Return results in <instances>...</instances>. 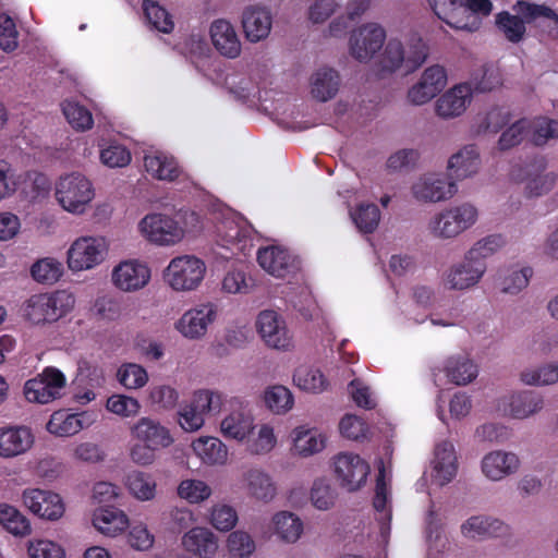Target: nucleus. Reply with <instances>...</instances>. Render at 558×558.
Listing matches in <instances>:
<instances>
[{
    "label": "nucleus",
    "mask_w": 558,
    "mask_h": 558,
    "mask_svg": "<svg viewBox=\"0 0 558 558\" xmlns=\"http://www.w3.org/2000/svg\"><path fill=\"white\" fill-rule=\"evenodd\" d=\"M128 541L132 548L145 551L154 546L155 536L144 522H133L129 531Z\"/></svg>",
    "instance_id": "63"
},
{
    "label": "nucleus",
    "mask_w": 558,
    "mask_h": 558,
    "mask_svg": "<svg viewBox=\"0 0 558 558\" xmlns=\"http://www.w3.org/2000/svg\"><path fill=\"white\" fill-rule=\"evenodd\" d=\"M507 526L498 519L486 515H473L461 526V532L469 538H486L502 535Z\"/></svg>",
    "instance_id": "31"
},
{
    "label": "nucleus",
    "mask_w": 558,
    "mask_h": 558,
    "mask_svg": "<svg viewBox=\"0 0 558 558\" xmlns=\"http://www.w3.org/2000/svg\"><path fill=\"white\" fill-rule=\"evenodd\" d=\"M371 468L359 454L340 452L333 458V473L340 486L349 492L360 489L367 480Z\"/></svg>",
    "instance_id": "10"
},
{
    "label": "nucleus",
    "mask_w": 558,
    "mask_h": 558,
    "mask_svg": "<svg viewBox=\"0 0 558 558\" xmlns=\"http://www.w3.org/2000/svg\"><path fill=\"white\" fill-rule=\"evenodd\" d=\"M546 168V160L543 156L534 157L525 168L513 167L510 175L514 181L522 182L527 180L525 186V194L527 197H538L550 192L558 179L554 172L545 174H536L532 178L533 173L542 172Z\"/></svg>",
    "instance_id": "11"
},
{
    "label": "nucleus",
    "mask_w": 558,
    "mask_h": 558,
    "mask_svg": "<svg viewBox=\"0 0 558 558\" xmlns=\"http://www.w3.org/2000/svg\"><path fill=\"white\" fill-rule=\"evenodd\" d=\"M244 236L231 208L211 195V242L230 248L241 242Z\"/></svg>",
    "instance_id": "7"
},
{
    "label": "nucleus",
    "mask_w": 558,
    "mask_h": 558,
    "mask_svg": "<svg viewBox=\"0 0 558 558\" xmlns=\"http://www.w3.org/2000/svg\"><path fill=\"white\" fill-rule=\"evenodd\" d=\"M62 112L68 123L77 132L90 130L94 124L92 112L74 100H65L62 104Z\"/></svg>",
    "instance_id": "43"
},
{
    "label": "nucleus",
    "mask_w": 558,
    "mask_h": 558,
    "mask_svg": "<svg viewBox=\"0 0 558 558\" xmlns=\"http://www.w3.org/2000/svg\"><path fill=\"white\" fill-rule=\"evenodd\" d=\"M521 380L526 385H551L558 381V362L533 371L521 373Z\"/></svg>",
    "instance_id": "59"
},
{
    "label": "nucleus",
    "mask_w": 558,
    "mask_h": 558,
    "mask_svg": "<svg viewBox=\"0 0 558 558\" xmlns=\"http://www.w3.org/2000/svg\"><path fill=\"white\" fill-rule=\"evenodd\" d=\"M385 29L375 23L365 24L355 29L350 37V52L360 62L372 59L383 47Z\"/></svg>",
    "instance_id": "14"
},
{
    "label": "nucleus",
    "mask_w": 558,
    "mask_h": 558,
    "mask_svg": "<svg viewBox=\"0 0 558 558\" xmlns=\"http://www.w3.org/2000/svg\"><path fill=\"white\" fill-rule=\"evenodd\" d=\"M145 171L159 181H175L182 174V168L177 159L165 151H147L143 158Z\"/></svg>",
    "instance_id": "21"
},
{
    "label": "nucleus",
    "mask_w": 558,
    "mask_h": 558,
    "mask_svg": "<svg viewBox=\"0 0 558 558\" xmlns=\"http://www.w3.org/2000/svg\"><path fill=\"white\" fill-rule=\"evenodd\" d=\"M182 545L187 551L206 558L209 547V531L206 527L191 529L182 537Z\"/></svg>",
    "instance_id": "57"
},
{
    "label": "nucleus",
    "mask_w": 558,
    "mask_h": 558,
    "mask_svg": "<svg viewBox=\"0 0 558 558\" xmlns=\"http://www.w3.org/2000/svg\"><path fill=\"white\" fill-rule=\"evenodd\" d=\"M530 141L535 146H544L550 140L558 138V120L539 117L532 123Z\"/></svg>",
    "instance_id": "54"
},
{
    "label": "nucleus",
    "mask_w": 558,
    "mask_h": 558,
    "mask_svg": "<svg viewBox=\"0 0 558 558\" xmlns=\"http://www.w3.org/2000/svg\"><path fill=\"white\" fill-rule=\"evenodd\" d=\"M412 193L417 201L437 203L452 197L457 185L440 174L429 173L413 184Z\"/></svg>",
    "instance_id": "18"
},
{
    "label": "nucleus",
    "mask_w": 558,
    "mask_h": 558,
    "mask_svg": "<svg viewBox=\"0 0 558 558\" xmlns=\"http://www.w3.org/2000/svg\"><path fill=\"white\" fill-rule=\"evenodd\" d=\"M256 327L268 347L289 350L292 345V337L286 327L284 320L277 312L271 310L260 312L256 320Z\"/></svg>",
    "instance_id": "16"
},
{
    "label": "nucleus",
    "mask_w": 558,
    "mask_h": 558,
    "mask_svg": "<svg viewBox=\"0 0 558 558\" xmlns=\"http://www.w3.org/2000/svg\"><path fill=\"white\" fill-rule=\"evenodd\" d=\"M496 24L511 43H519L525 34L524 22L509 12H500L496 17Z\"/></svg>",
    "instance_id": "58"
},
{
    "label": "nucleus",
    "mask_w": 558,
    "mask_h": 558,
    "mask_svg": "<svg viewBox=\"0 0 558 558\" xmlns=\"http://www.w3.org/2000/svg\"><path fill=\"white\" fill-rule=\"evenodd\" d=\"M519 458L512 452L493 451L482 461L483 473L493 481H499L519 469Z\"/></svg>",
    "instance_id": "26"
},
{
    "label": "nucleus",
    "mask_w": 558,
    "mask_h": 558,
    "mask_svg": "<svg viewBox=\"0 0 558 558\" xmlns=\"http://www.w3.org/2000/svg\"><path fill=\"white\" fill-rule=\"evenodd\" d=\"M264 402L271 412L286 413L293 405V396L288 388L277 385L265 391Z\"/></svg>",
    "instance_id": "51"
},
{
    "label": "nucleus",
    "mask_w": 558,
    "mask_h": 558,
    "mask_svg": "<svg viewBox=\"0 0 558 558\" xmlns=\"http://www.w3.org/2000/svg\"><path fill=\"white\" fill-rule=\"evenodd\" d=\"M35 445V434L26 425L0 427V457L14 459L27 453Z\"/></svg>",
    "instance_id": "17"
},
{
    "label": "nucleus",
    "mask_w": 558,
    "mask_h": 558,
    "mask_svg": "<svg viewBox=\"0 0 558 558\" xmlns=\"http://www.w3.org/2000/svg\"><path fill=\"white\" fill-rule=\"evenodd\" d=\"M211 45L228 58H235L241 52V43L238 35L228 21L217 20L211 23Z\"/></svg>",
    "instance_id": "27"
},
{
    "label": "nucleus",
    "mask_w": 558,
    "mask_h": 558,
    "mask_svg": "<svg viewBox=\"0 0 558 558\" xmlns=\"http://www.w3.org/2000/svg\"><path fill=\"white\" fill-rule=\"evenodd\" d=\"M248 493L260 500H270L276 494V487L268 474L259 470H250L246 473Z\"/></svg>",
    "instance_id": "45"
},
{
    "label": "nucleus",
    "mask_w": 558,
    "mask_h": 558,
    "mask_svg": "<svg viewBox=\"0 0 558 558\" xmlns=\"http://www.w3.org/2000/svg\"><path fill=\"white\" fill-rule=\"evenodd\" d=\"M201 226V218L195 211H180L168 215L160 211L146 214L137 222V232L147 243L159 247L180 244L189 233Z\"/></svg>",
    "instance_id": "1"
},
{
    "label": "nucleus",
    "mask_w": 558,
    "mask_h": 558,
    "mask_svg": "<svg viewBox=\"0 0 558 558\" xmlns=\"http://www.w3.org/2000/svg\"><path fill=\"white\" fill-rule=\"evenodd\" d=\"M32 277L40 283H54L63 274L62 264L56 258L46 257L37 260L31 268Z\"/></svg>",
    "instance_id": "48"
},
{
    "label": "nucleus",
    "mask_w": 558,
    "mask_h": 558,
    "mask_svg": "<svg viewBox=\"0 0 558 558\" xmlns=\"http://www.w3.org/2000/svg\"><path fill=\"white\" fill-rule=\"evenodd\" d=\"M66 384L65 376L54 367H47L24 385V396L28 402L46 404L61 397Z\"/></svg>",
    "instance_id": "8"
},
{
    "label": "nucleus",
    "mask_w": 558,
    "mask_h": 558,
    "mask_svg": "<svg viewBox=\"0 0 558 558\" xmlns=\"http://www.w3.org/2000/svg\"><path fill=\"white\" fill-rule=\"evenodd\" d=\"M0 524L14 535L24 536L31 532V524L26 517L7 504L0 505Z\"/></svg>",
    "instance_id": "46"
},
{
    "label": "nucleus",
    "mask_w": 558,
    "mask_h": 558,
    "mask_svg": "<svg viewBox=\"0 0 558 558\" xmlns=\"http://www.w3.org/2000/svg\"><path fill=\"white\" fill-rule=\"evenodd\" d=\"M70 454L73 461L86 464L101 463L107 457L105 449L93 441L74 444Z\"/></svg>",
    "instance_id": "50"
},
{
    "label": "nucleus",
    "mask_w": 558,
    "mask_h": 558,
    "mask_svg": "<svg viewBox=\"0 0 558 558\" xmlns=\"http://www.w3.org/2000/svg\"><path fill=\"white\" fill-rule=\"evenodd\" d=\"M94 527L106 536H117L129 525L126 514L114 507H101L93 513Z\"/></svg>",
    "instance_id": "28"
},
{
    "label": "nucleus",
    "mask_w": 558,
    "mask_h": 558,
    "mask_svg": "<svg viewBox=\"0 0 558 558\" xmlns=\"http://www.w3.org/2000/svg\"><path fill=\"white\" fill-rule=\"evenodd\" d=\"M93 312L98 320L113 322L121 316V305L113 296L104 295L95 301Z\"/></svg>",
    "instance_id": "64"
},
{
    "label": "nucleus",
    "mask_w": 558,
    "mask_h": 558,
    "mask_svg": "<svg viewBox=\"0 0 558 558\" xmlns=\"http://www.w3.org/2000/svg\"><path fill=\"white\" fill-rule=\"evenodd\" d=\"M293 435V450L301 457L312 456L325 448L326 437L317 430L300 426L294 429Z\"/></svg>",
    "instance_id": "36"
},
{
    "label": "nucleus",
    "mask_w": 558,
    "mask_h": 558,
    "mask_svg": "<svg viewBox=\"0 0 558 558\" xmlns=\"http://www.w3.org/2000/svg\"><path fill=\"white\" fill-rule=\"evenodd\" d=\"M257 262L266 272L282 279L295 275L301 268L298 256L279 245L258 248Z\"/></svg>",
    "instance_id": "13"
},
{
    "label": "nucleus",
    "mask_w": 558,
    "mask_h": 558,
    "mask_svg": "<svg viewBox=\"0 0 558 558\" xmlns=\"http://www.w3.org/2000/svg\"><path fill=\"white\" fill-rule=\"evenodd\" d=\"M143 10L147 22L157 31L168 34L173 29L174 23L171 15L157 2L145 0Z\"/></svg>",
    "instance_id": "52"
},
{
    "label": "nucleus",
    "mask_w": 558,
    "mask_h": 558,
    "mask_svg": "<svg viewBox=\"0 0 558 558\" xmlns=\"http://www.w3.org/2000/svg\"><path fill=\"white\" fill-rule=\"evenodd\" d=\"M208 326L209 307L205 304H199L185 311L173 324L174 330L189 340H199L204 338L207 333Z\"/></svg>",
    "instance_id": "20"
},
{
    "label": "nucleus",
    "mask_w": 558,
    "mask_h": 558,
    "mask_svg": "<svg viewBox=\"0 0 558 558\" xmlns=\"http://www.w3.org/2000/svg\"><path fill=\"white\" fill-rule=\"evenodd\" d=\"M254 420L250 411L241 408L230 413L221 422V432L226 437L243 440L254 429Z\"/></svg>",
    "instance_id": "34"
},
{
    "label": "nucleus",
    "mask_w": 558,
    "mask_h": 558,
    "mask_svg": "<svg viewBox=\"0 0 558 558\" xmlns=\"http://www.w3.org/2000/svg\"><path fill=\"white\" fill-rule=\"evenodd\" d=\"M27 553L31 558H65L64 549L50 539L29 541Z\"/></svg>",
    "instance_id": "62"
},
{
    "label": "nucleus",
    "mask_w": 558,
    "mask_h": 558,
    "mask_svg": "<svg viewBox=\"0 0 558 558\" xmlns=\"http://www.w3.org/2000/svg\"><path fill=\"white\" fill-rule=\"evenodd\" d=\"M228 549L232 558H246L254 551L255 544L250 534L234 531L228 537Z\"/></svg>",
    "instance_id": "60"
},
{
    "label": "nucleus",
    "mask_w": 558,
    "mask_h": 558,
    "mask_svg": "<svg viewBox=\"0 0 558 558\" xmlns=\"http://www.w3.org/2000/svg\"><path fill=\"white\" fill-rule=\"evenodd\" d=\"M109 252V242L102 235H83L75 239L66 252L71 271L92 270L102 264Z\"/></svg>",
    "instance_id": "6"
},
{
    "label": "nucleus",
    "mask_w": 558,
    "mask_h": 558,
    "mask_svg": "<svg viewBox=\"0 0 558 558\" xmlns=\"http://www.w3.org/2000/svg\"><path fill=\"white\" fill-rule=\"evenodd\" d=\"M272 17L266 8L251 5L243 11L242 27L245 37L251 43H258L268 37Z\"/></svg>",
    "instance_id": "22"
},
{
    "label": "nucleus",
    "mask_w": 558,
    "mask_h": 558,
    "mask_svg": "<svg viewBox=\"0 0 558 558\" xmlns=\"http://www.w3.org/2000/svg\"><path fill=\"white\" fill-rule=\"evenodd\" d=\"M178 399V391L170 385H156L148 390L147 400L157 410L173 409Z\"/></svg>",
    "instance_id": "56"
},
{
    "label": "nucleus",
    "mask_w": 558,
    "mask_h": 558,
    "mask_svg": "<svg viewBox=\"0 0 558 558\" xmlns=\"http://www.w3.org/2000/svg\"><path fill=\"white\" fill-rule=\"evenodd\" d=\"M101 162L110 168H122L131 162V153L123 145L112 143L100 150Z\"/></svg>",
    "instance_id": "61"
},
{
    "label": "nucleus",
    "mask_w": 558,
    "mask_h": 558,
    "mask_svg": "<svg viewBox=\"0 0 558 558\" xmlns=\"http://www.w3.org/2000/svg\"><path fill=\"white\" fill-rule=\"evenodd\" d=\"M449 380L458 386L471 383L477 376V366L466 357H450L445 365Z\"/></svg>",
    "instance_id": "38"
},
{
    "label": "nucleus",
    "mask_w": 558,
    "mask_h": 558,
    "mask_svg": "<svg viewBox=\"0 0 558 558\" xmlns=\"http://www.w3.org/2000/svg\"><path fill=\"white\" fill-rule=\"evenodd\" d=\"M458 10L460 12L459 17L465 26L461 25V27H457V29L475 32L481 25L477 15H489L493 10V3L490 0H461Z\"/></svg>",
    "instance_id": "33"
},
{
    "label": "nucleus",
    "mask_w": 558,
    "mask_h": 558,
    "mask_svg": "<svg viewBox=\"0 0 558 558\" xmlns=\"http://www.w3.org/2000/svg\"><path fill=\"white\" fill-rule=\"evenodd\" d=\"M93 423L94 420L87 412L70 413L66 410H58L50 415L46 429L56 437H71Z\"/></svg>",
    "instance_id": "19"
},
{
    "label": "nucleus",
    "mask_w": 558,
    "mask_h": 558,
    "mask_svg": "<svg viewBox=\"0 0 558 558\" xmlns=\"http://www.w3.org/2000/svg\"><path fill=\"white\" fill-rule=\"evenodd\" d=\"M151 271L147 263L129 258L117 264L111 271V283L122 292H136L150 281Z\"/></svg>",
    "instance_id": "12"
},
{
    "label": "nucleus",
    "mask_w": 558,
    "mask_h": 558,
    "mask_svg": "<svg viewBox=\"0 0 558 558\" xmlns=\"http://www.w3.org/2000/svg\"><path fill=\"white\" fill-rule=\"evenodd\" d=\"M106 408L122 418L135 417L141 411L140 401L131 396L117 393L108 398Z\"/></svg>",
    "instance_id": "53"
},
{
    "label": "nucleus",
    "mask_w": 558,
    "mask_h": 558,
    "mask_svg": "<svg viewBox=\"0 0 558 558\" xmlns=\"http://www.w3.org/2000/svg\"><path fill=\"white\" fill-rule=\"evenodd\" d=\"M117 380L128 390H140L147 385L149 376L141 364L125 362L117 371Z\"/></svg>",
    "instance_id": "40"
},
{
    "label": "nucleus",
    "mask_w": 558,
    "mask_h": 558,
    "mask_svg": "<svg viewBox=\"0 0 558 558\" xmlns=\"http://www.w3.org/2000/svg\"><path fill=\"white\" fill-rule=\"evenodd\" d=\"M486 270V264L481 258L477 260L468 259V254L464 260L452 267L448 275V282L451 289L464 290L475 286L483 277Z\"/></svg>",
    "instance_id": "25"
},
{
    "label": "nucleus",
    "mask_w": 558,
    "mask_h": 558,
    "mask_svg": "<svg viewBox=\"0 0 558 558\" xmlns=\"http://www.w3.org/2000/svg\"><path fill=\"white\" fill-rule=\"evenodd\" d=\"M134 438L156 449L167 448L173 442L168 428L150 417L140 418L131 428Z\"/></svg>",
    "instance_id": "23"
},
{
    "label": "nucleus",
    "mask_w": 558,
    "mask_h": 558,
    "mask_svg": "<svg viewBox=\"0 0 558 558\" xmlns=\"http://www.w3.org/2000/svg\"><path fill=\"white\" fill-rule=\"evenodd\" d=\"M427 56L428 47L420 37L411 38L407 51L400 40L390 39L380 60L381 70L391 73L402 69L404 74H410L425 62Z\"/></svg>",
    "instance_id": "5"
},
{
    "label": "nucleus",
    "mask_w": 558,
    "mask_h": 558,
    "mask_svg": "<svg viewBox=\"0 0 558 558\" xmlns=\"http://www.w3.org/2000/svg\"><path fill=\"white\" fill-rule=\"evenodd\" d=\"M434 470L441 485L451 482L456 476L458 465L452 444L442 441L436 446Z\"/></svg>",
    "instance_id": "32"
},
{
    "label": "nucleus",
    "mask_w": 558,
    "mask_h": 558,
    "mask_svg": "<svg viewBox=\"0 0 558 558\" xmlns=\"http://www.w3.org/2000/svg\"><path fill=\"white\" fill-rule=\"evenodd\" d=\"M351 217L356 228L365 233H373L380 221V210L376 204L362 203L356 206L354 211H351Z\"/></svg>",
    "instance_id": "44"
},
{
    "label": "nucleus",
    "mask_w": 558,
    "mask_h": 558,
    "mask_svg": "<svg viewBox=\"0 0 558 558\" xmlns=\"http://www.w3.org/2000/svg\"><path fill=\"white\" fill-rule=\"evenodd\" d=\"M125 484L130 493L141 501L153 500L156 496L157 483L147 473L133 471L128 474Z\"/></svg>",
    "instance_id": "41"
},
{
    "label": "nucleus",
    "mask_w": 558,
    "mask_h": 558,
    "mask_svg": "<svg viewBox=\"0 0 558 558\" xmlns=\"http://www.w3.org/2000/svg\"><path fill=\"white\" fill-rule=\"evenodd\" d=\"M499 71L492 66H484L472 75L469 84L473 93H488L501 85Z\"/></svg>",
    "instance_id": "55"
},
{
    "label": "nucleus",
    "mask_w": 558,
    "mask_h": 558,
    "mask_svg": "<svg viewBox=\"0 0 558 558\" xmlns=\"http://www.w3.org/2000/svg\"><path fill=\"white\" fill-rule=\"evenodd\" d=\"M477 219V209L470 204H462L437 215L429 223L434 235L439 238H453Z\"/></svg>",
    "instance_id": "9"
},
{
    "label": "nucleus",
    "mask_w": 558,
    "mask_h": 558,
    "mask_svg": "<svg viewBox=\"0 0 558 558\" xmlns=\"http://www.w3.org/2000/svg\"><path fill=\"white\" fill-rule=\"evenodd\" d=\"M272 521L278 536L288 543H295L303 532L301 519L292 512L281 511L275 514Z\"/></svg>",
    "instance_id": "42"
},
{
    "label": "nucleus",
    "mask_w": 558,
    "mask_h": 558,
    "mask_svg": "<svg viewBox=\"0 0 558 558\" xmlns=\"http://www.w3.org/2000/svg\"><path fill=\"white\" fill-rule=\"evenodd\" d=\"M480 154L475 145H466L448 161L449 175L457 180L469 178L477 172Z\"/></svg>",
    "instance_id": "30"
},
{
    "label": "nucleus",
    "mask_w": 558,
    "mask_h": 558,
    "mask_svg": "<svg viewBox=\"0 0 558 558\" xmlns=\"http://www.w3.org/2000/svg\"><path fill=\"white\" fill-rule=\"evenodd\" d=\"M341 78L332 68H319L311 77V94L318 101L332 99L340 87Z\"/></svg>",
    "instance_id": "29"
},
{
    "label": "nucleus",
    "mask_w": 558,
    "mask_h": 558,
    "mask_svg": "<svg viewBox=\"0 0 558 558\" xmlns=\"http://www.w3.org/2000/svg\"><path fill=\"white\" fill-rule=\"evenodd\" d=\"M509 407L512 417L526 418L543 408V399L534 391H522L511 397Z\"/></svg>",
    "instance_id": "39"
},
{
    "label": "nucleus",
    "mask_w": 558,
    "mask_h": 558,
    "mask_svg": "<svg viewBox=\"0 0 558 558\" xmlns=\"http://www.w3.org/2000/svg\"><path fill=\"white\" fill-rule=\"evenodd\" d=\"M510 121V111L505 107L495 106L475 118L473 130L476 134L497 133Z\"/></svg>",
    "instance_id": "37"
},
{
    "label": "nucleus",
    "mask_w": 558,
    "mask_h": 558,
    "mask_svg": "<svg viewBox=\"0 0 558 558\" xmlns=\"http://www.w3.org/2000/svg\"><path fill=\"white\" fill-rule=\"evenodd\" d=\"M22 502L32 513L43 519L58 520L64 513L61 497L51 490L26 488L22 493Z\"/></svg>",
    "instance_id": "15"
},
{
    "label": "nucleus",
    "mask_w": 558,
    "mask_h": 558,
    "mask_svg": "<svg viewBox=\"0 0 558 558\" xmlns=\"http://www.w3.org/2000/svg\"><path fill=\"white\" fill-rule=\"evenodd\" d=\"M427 2L434 14L450 27L457 29L461 25L465 26L459 17L458 8L461 0H427Z\"/></svg>",
    "instance_id": "47"
},
{
    "label": "nucleus",
    "mask_w": 558,
    "mask_h": 558,
    "mask_svg": "<svg viewBox=\"0 0 558 558\" xmlns=\"http://www.w3.org/2000/svg\"><path fill=\"white\" fill-rule=\"evenodd\" d=\"M209 408V391H201L194 402L179 413V424L186 432H195L203 426V411Z\"/></svg>",
    "instance_id": "35"
},
{
    "label": "nucleus",
    "mask_w": 558,
    "mask_h": 558,
    "mask_svg": "<svg viewBox=\"0 0 558 558\" xmlns=\"http://www.w3.org/2000/svg\"><path fill=\"white\" fill-rule=\"evenodd\" d=\"M296 386L305 391L322 392L327 387V379L324 374L316 368L300 367L293 376Z\"/></svg>",
    "instance_id": "49"
},
{
    "label": "nucleus",
    "mask_w": 558,
    "mask_h": 558,
    "mask_svg": "<svg viewBox=\"0 0 558 558\" xmlns=\"http://www.w3.org/2000/svg\"><path fill=\"white\" fill-rule=\"evenodd\" d=\"M75 305V298L72 293L60 290L53 293H38L31 295L24 301L21 313L22 317L34 326H46L56 323Z\"/></svg>",
    "instance_id": "2"
},
{
    "label": "nucleus",
    "mask_w": 558,
    "mask_h": 558,
    "mask_svg": "<svg viewBox=\"0 0 558 558\" xmlns=\"http://www.w3.org/2000/svg\"><path fill=\"white\" fill-rule=\"evenodd\" d=\"M54 196L65 211L83 215L95 197V189L85 174L73 171L58 178L54 184Z\"/></svg>",
    "instance_id": "3"
},
{
    "label": "nucleus",
    "mask_w": 558,
    "mask_h": 558,
    "mask_svg": "<svg viewBox=\"0 0 558 558\" xmlns=\"http://www.w3.org/2000/svg\"><path fill=\"white\" fill-rule=\"evenodd\" d=\"M471 98V86L469 84H458L438 98L436 112L445 119L459 117L465 111Z\"/></svg>",
    "instance_id": "24"
},
{
    "label": "nucleus",
    "mask_w": 558,
    "mask_h": 558,
    "mask_svg": "<svg viewBox=\"0 0 558 558\" xmlns=\"http://www.w3.org/2000/svg\"><path fill=\"white\" fill-rule=\"evenodd\" d=\"M207 274L206 263L195 255L173 257L163 270L165 283L174 292L196 291Z\"/></svg>",
    "instance_id": "4"
}]
</instances>
